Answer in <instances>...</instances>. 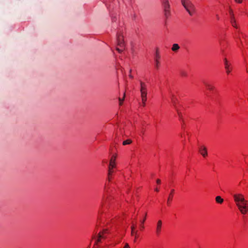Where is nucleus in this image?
Wrapping results in <instances>:
<instances>
[{
  "label": "nucleus",
  "mask_w": 248,
  "mask_h": 248,
  "mask_svg": "<svg viewBox=\"0 0 248 248\" xmlns=\"http://www.w3.org/2000/svg\"><path fill=\"white\" fill-rule=\"evenodd\" d=\"M234 203L240 213L246 215L248 213V201L241 193H236L232 196Z\"/></svg>",
  "instance_id": "1"
},
{
  "label": "nucleus",
  "mask_w": 248,
  "mask_h": 248,
  "mask_svg": "<svg viewBox=\"0 0 248 248\" xmlns=\"http://www.w3.org/2000/svg\"><path fill=\"white\" fill-rule=\"evenodd\" d=\"M117 158V155L114 154L111 157L108 166V182L112 179V174L116 172L117 170V165L116 159Z\"/></svg>",
  "instance_id": "2"
},
{
  "label": "nucleus",
  "mask_w": 248,
  "mask_h": 248,
  "mask_svg": "<svg viewBox=\"0 0 248 248\" xmlns=\"http://www.w3.org/2000/svg\"><path fill=\"white\" fill-rule=\"evenodd\" d=\"M109 232L108 229H103L102 231L100 232L96 236L94 237L92 241L94 242V245L99 246V244L105 241L108 237Z\"/></svg>",
  "instance_id": "3"
},
{
  "label": "nucleus",
  "mask_w": 248,
  "mask_h": 248,
  "mask_svg": "<svg viewBox=\"0 0 248 248\" xmlns=\"http://www.w3.org/2000/svg\"><path fill=\"white\" fill-rule=\"evenodd\" d=\"M125 48V42L124 39L123 32L120 31L117 34L116 50L119 53L122 52Z\"/></svg>",
  "instance_id": "4"
},
{
  "label": "nucleus",
  "mask_w": 248,
  "mask_h": 248,
  "mask_svg": "<svg viewBox=\"0 0 248 248\" xmlns=\"http://www.w3.org/2000/svg\"><path fill=\"white\" fill-rule=\"evenodd\" d=\"M182 4L190 16L195 13V8L190 0H181Z\"/></svg>",
  "instance_id": "5"
},
{
  "label": "nucleus",
  "mask_w": 248,
  "mask_h": 248,
  "mask_svg": "<svg viewBox=\"0 0 248 248\" xmlns=\"http://www.w3.org/2000/svg\"><path fill=\"white\" fill-rule=\"evenodd\" d=\"M140 92L142 103L143 106H145L147 101V85L145 83L140 82Z\"/></svg>",
  "instance_id": "6"
},
{
  "label": "nucleus",
  "mask_w": 248,
  "mask_h": 248,
  "mask_svg": "<svg viewBox=\"0 0 248 248\" xmlns=\"http://www.w3.org/2000/svg\"><path fill=\"white\" fill-rule=\"evenodd\" d=\"M108 216L106 214H101L100 213L97 219L98 225L101 224H103V225L108 224L109 221V220L108 218Z\"/></svg>",
  "instance_id": "7"
},
{
  "label": "nucleus",
  "mask_w": 248,
  "mask_h": 248,
  "mask_svg": "<svg viewBox=\"0 0 248 248\" xmlns=\"http://www.w3.org/2000/svg\"><path fill=\"white\" fill-rule=\"evenodd\" d=\"M162 7L164 9V15L166 18H168L170 15V5L169 1L164 0L162 2Z\"/></svg>",
  "instance_id": "8"
},
{
  "label": "nucleus",
  "mask_w": 248,
  "mask_h": 248,
  "mask_svg": "<svg viewBox=\"0 0 248 248\" xmlns=\"http://www.w3.org/2000/svg\"><path fill=\"white\" fill-rule=\"evenodd\" d=\"M230 16V18H231V23L232 27L234 28L237 29L238 28L239 25L237 23L236 20L235 19L234 15L233 14V12L232 9H230L229 11Z\"/></svg>",
  "instance_id": "9"
},
{
  "label": "nucleus",
  "mask_w": 248,
  "mask_h": 248,
  "mask_svg": "<svg viewBox=\"0 0 248 248\" xmlns=\"http://www.w3.org/2000/svg\"><path fill=\"white\" fill-rule=\"evenodd\" d=\"M163 229V222L161 219L158 220L156 224L155 232L156 235H159Z\"/></svg>",
  "instance_id": "10"
},
{
  "label": "nucleus",
  "mask_w": 248,
  "mask_h": 248,
  "mask_svg": "<svg viewBox=\"0 0 248 248\" xmlns=\"http://www.w3.org/2000/svg\"><path fill=\"white\" fill-rule=\"evenodd\" d=\"M224 65L226 72L227 75H229L232 70V66L231 62L228 61L226 58L224 59Z\"/></svg>",
  "instance_id": "11"
},
{
  "label": "nucleus",
  "mask_w": 248,
  "mask_h": 248,
  "mask_svg": "<svg viewBox=\"0 0 248 248\" xmlns=\"http://www.w3.org/2000/svg\"><path fill=\"white\" fill-rule=\"evenodd\" d=\"M136 228H137V221H133L132 223V226H131V235L132 236H135L134 242H136V239L138 238V235L137 234V231H135Z\"/></svg>",
  "instance_id": "12"
},
{
  "label": "nucleus",
  "mask_w": 248,
  "mask_h": 248,
  "mask_svg": "<svg viewBox=\"0 0 248 248\" xmlns=\"http://www.w3.org/2000/svg\"><path fill=\"white\" fill-rule=\"evenodd\" d=\"M199 153L203 157L205 158L208 156L207 149L204 145H201L199 147Z\"/></svg>",
  "instance_id": "13"
},
{
  "label": "nucleus",
  "mask_w": 248,
  "mask_h": 248,
  "mask_svg": "<svg viewBox=\"0 0 248 248\" xmlns=\"http://www.w3.org/2000/svg\"><path fill=\"white\" fill-rule=\"evenodd\" d=\"M176 110L177 113V115L179 118V120L182 123V128H184L185 127V124H184V120L183 118V113L179 110L178 109L176 108H175Z\"/></svg>",
  "instance_id": "14"
},
{
  "label": "nucleus",
  "mask_w": 248,
  "mask_h": 248,
  "mask_svg": "<svg viewBox=\"0 0 248 248\" xmlns=\"http://www.w3.org/2000/svg\"><path fill=\"white\" fill-rule=\"evenodd\" d=\"M204 85L207 90L210 91H214L215 90L216 88L214 84L210 82H204Z\"/></svg>",
  "instance_id": "15"
},
{
  "label": "nucleus",
  "mask_w": 248,
  "mask_h": 248,
  "mask_svg": "<svg viewBox=\"0 0 248 248\" xmlns=\"http://www.w3.org/2000/svg\"><path fill=\"white\" fill-rule=\"evenodd\" d=\"M147 215V212H145L143 214V218L140 220V228L141 230H142L144 228V223L146 219Z\"/></svg>",
  "instance_id": "16"
},
{
  "label": "nucleus",
  "mask_w": 248,
  "mask_h": 248,
  "mask_svg": "<svg viewBox=\"0 0 248 248\" xmlns=\"http://www.w3.org/2000/svg\"><path fill=\"white\" fill-rule=\"evenodd\" d=\"M174 193V190L172 189L171 190V191L169 195L168 198V201H167V204H170L171 201H172L173 196Z\"/></svg>",
  "instance_id": "17"
},
{
  "label": "nucleus",
  "mask_w": 248,
  "mask_h": 248,
  "mask_svg": "<svg viewBox=\"0 0 248 248\" xmlns=\"http://www.w3.org/2000/svg\"><path fill=\"white\" fill-rule=\"evenodd\" d=\"M216 202L217 203L222 204L224 200L220 196H217L215 198Z\"/></svg>",
  "instance_id": "18"
},
{
  "label": "nucleus",
  "mask_w": 248,
  "mask_h": 248,
  "mask_svg": "<svg viewBox=\"0 0 248 248\" xmlns=\"http://www.w3.org/2000/svg\"><path fill=\"white\" fill-rule=\"evenodd\" d=\"M159 60L160 57L158 56H156L155 59V65L157 68H158L160 65Z\"/></svg>",
  "instance_id": "19"
},
{
  "label": "nucleus",
  "mask_w": 248,
  "mask_h": 248,
  "mask_svg": "<svg viewBox=\"0 0 248 248\" xmlns=\"http://www.w3.org/2000/svg\"><path fill=\"white\" fill-rule=\"evenodd\" d=\"M179 49V46L178 44H174L173 45H172V48H171V49L172 51H176L177 50H178Z\"/></svg>",
  "instance_id": "20"
},
{
  "label": "nucleus",
  "mask_w": 248,
  "mask_h": 248,
  "mask_svg": "<svg viewBox=\"0 0 248 248\" xmlns=\"http://www.w3.org/2000/svg\"><path fill=\"white\" fill-rule=\"evenodd\" d=\"M132 142V140L130 139H127L125 140H124L123 142V144L124 145H128L130 144Z\"/></svg>",
  "instance_id": "21"
},
{
  "label": "nucleus",
  "mask_w": 248,
  "mask_h": 248,
  "mask_svg": "<svg viewBox=\"0 0 248 248\" xmlns=\"http://www.w3.org/2000/svg\"><path fill=\"white\" fill-rule=\"evenodd\" d=\"M171 101L173 103V105L175 106L177 102V99L176 98L174 97V96H172L171 98Z\"/></svg>",
  "instance_id": "22"
},
{
  "label": "nucleus",
  "mask_w": 248,
  "mask_h": 248,
  "mask_svg": "<svg viewBox=\"0 0 248 248\" xmlns=\"http://www.w3.org/2000/svg\"><path fill=\"white\" fill-rule=\"evenodd\" d=\"M125 97V93H124L123 97L122 99L119 98V105H122Z\"/></svg>",
  "instance_id": "23"
},
{
  "label": "nucleus",
  "mask_w": 248,
  "mask_h": 248,
  "mask_svg": "<svg viewBox=\"0 0 248 248\" xmlns=\"http://www.w3.org/2000/svg\"><path fill=\"white\" fill-rule=\"evenodd\" d=\"M123 248H130V247L128 243H125V244Z\"/></svg>",
  "instance_id": "24"
},
{
  "label": "nucleus",
  "mask_w": 248,
  "mask_h": 248,
  "mask_svg": "<svg viewBox=\"0 0 248 248\" xmlns=\"http://www.w3.org/2000/svg\"><path fill=\"white\" fill-rule=\"evenodd\" d=\"M235 2L237 3H242L243 0H234Z\"/></svg>",
  "instance_id": "25"
},
{
  "label": "nucleus",
  "mask_w": 248,
  "mask_h": 248,
  "mask_svg": "<svg viewBox=\"0 0 248 248\" xmlns=\"http://www.w3.org/2000/svg\"><path fill=\"white\" fill-rule=\"evenodd\" d=\"M156 183L158 185H160V183H161V180L160 179H157L156 180Z\"/></svg>",
  "instance_id": "26"
},
{
  "label": "nucleus",
  "mask_w": 248,
  "mask_h": 248,
  "mask_svg": "<svg viewBox=\"0 0 248 248\" xmlns=\"http://www.w3.org/2000/svg\"><path fill=\"white\" fill-rule=\"evenodd\" d=\"M155 191H156V192H158L159 191V188L158 187H156L155 189Z\"/></svg>",
  "instance_id": "27"
}]
</instances>
